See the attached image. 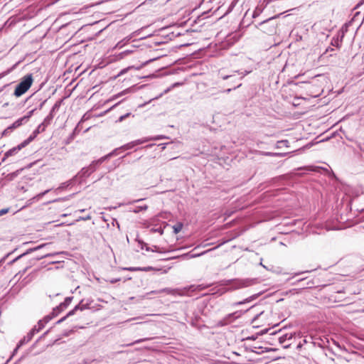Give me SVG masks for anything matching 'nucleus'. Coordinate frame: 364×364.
<instances>
[{
  "mask_svg": "<svg viewBox=\"0 0 364 364\" xmlns=\"http://www.w3.org/2000/svg\"><path fill=\"white\" fill-rule=\"evenodd\" d=\"M33 75L32 74H27L21 78V82L16 85L13 95L19 97L25 94L33 84Z\"/></svg>",
  "mask_w": 364,
  "mask_h": 364,
  "instance_id": "f257e3e1",
  "label": "nucleus"
},
{
  "mask_svg": "<svg viewBox=\"0 0 364 364\" xmlns=\"http://www.w3.org/2000/svg\"><path fill=\"white\" fill-rule=\"evenodd\" d=\"M11 83H7L0 87V98L1 99V102H4L2 105V107L6 108L10 105V99L14 96L11 91L10 86Z\"/></svg>",
  "mask_w": 364,
  "mask_h": 364,
  "instance_id": "f03ea898",
  "label": "nucleus"
},
{
  "mask_svg": "<svg viewBox=\"0 0 364 364\" xmlns=\"http://www.w3.org/2000/svg\"><path fill=\"white\" fill-rule=\"evenodd\" d=\"M274 18H268L260 22L257 27L264 33L272 34L275 33L276 28L274 23L272 22Z\"/></svg>",
  "mask_w": 364,
  "mask_h": 364,
  "instance_id": "7ed1b4c3",
  "label": "nucleus"
},
{
  "mask_svg": "<svg viewBox=\"0 0 364 364\" xmlns=\"http://www.w3.org/2000/svg\"><path fill=\"white\" fill-rule=\"evenodd\" d=\"M241 315H242L241 311H235L234 313L229 314L228 315L225 316L222 320H220L218 322V325L220 326H224L228 325L231 322H232L235 319L240 317Z\"/></svg>",
  "mask_w": 364,
  "mask_h": 364,
  "instance_id": "20e7f679",
  "label": "nucleus"
},
{
  "mask_svg": "<svg viewBox=\"0 0 364 364\" xmlns=\"http://www.w3.org/2000/svg\"><path fill=\"white\" fill-rule=\"evenodd\" d=\"M89 309V304H83V300H82L79 304H77V306H75V308L70 311L67 314L66 316H65L64 317L61 318L60 320H58L56 323H62L63 321H64L68 317L70 316H73L75 312L77 311V310H80V311H83L85 309Z\"/></svg>",
  "mask_w": 364,
  "mask_h": 364,
  "instance_id": "39448f33",
  "label": "nucleus"
},
{
  "mask_svg": "<svg viewBox=\"0 0 364 364\" xmlns=\"http://www.w3.org/2000/svg\"><path fill=\"white\" fill-rule=\"evenodd\" d=\"M26 118H19L17 120H16L11 125L8 127L6 129L4 130L2 135L3 136H7L9 134H11L14 129L18 128L19 127L22 126L23 124H26L25 122Z\"/></svg>",
  "mask_w": 364,
  "mask_h": 364,
  "instance_id": "423d86ee",
  "label": "nucleus"
},
{
  "mask_svg": "<svg viewBox=\"0 0 364 364\" xmlns=\"http://www.w3.org/2000/svg\"><path fill=\"white\" fill-rule=\"evenodd\" d=\"M97 166L95 161H92L89 166L84 167L78 173V176L80 178H86L91 175L94 171H96Z\"/></svg>",
  "mask_w": 364,
  "mask_h": 364,
  "instance_id": "0eeeda50",
  "label": "nucleus"
},
{
  "mask_svg": "<svg viewBox=\"0 0 364 364\" xmlns=\"http://www.w3.org/2000/svg\"><path fill=\"white\" fill-rule=\"evenodd\" d=\"M166 139V136H165L164 135H158L156 136L144 137V138L134 140L132 141H133L134 146H135L136 145H140V144H142L144 143H146V142H148L150 141H156V140H159V139Z\"/></svg>",
  "mask_w": 364,
  "mask_h": 364,
  "instance_id": "6e6552de",
  "label": "nucleus"
},
{
  "mask_svg": "<svg viewBox=\"0 0 364 364\" xmlns=\"http://www.w3.org/2000/svg\"><path fill=\"white\" fill-rule=\"evenodd\" d=\"M156 293H166L167 294H171V295H176V294H178L181 296L183 295V294L179 292L178 289H171V288H164V289H160L159 291H151V292L149 293V294H156Z\"/></svg>",
  "mask_w": 364,
  "mask_h": 364,
  "instance_id": "1a4fd4ad",
  "label": "nucleus"
},
{
  "mask_svg": "<svg viewBox=\"0 0 364 364\" xmlns=\"http://www.w3.org/2000/svg\"><path fill=\"white\" fill-rule=\"evenodd\" d=\"M34 335V331H31L26 336H24L17 345L14 352H16L20 346L30 341Z\"/></svg>",
  "mask_w": 364,
  "mask_h": 364,
  "instance_id": "9d476101",
  "label": "nucleus"
},
{
  "mask_svg": "<svg viewBox=\"0 0 364 364\" xmlns=\"http://www.w3.org/2000/svg\"><path fill=\"white\" fill-rule=\"evenodd\" d=\"M24 148V146H21V143L18 146L9 149L4 154V156L3 158V161L11 156L15 155L18 151H19L21 149Z\"/></svg>",
  "mask_w": 364,
  "mask_h": 364,
  "instance_id": "9b49d317",
  "label": "nucleus"
},
{
  "mask_svg": "<svg viewBox=\"0 0 364 364\" xmlns=\"http://www.w3.org/2000/svg\"><path fill=\"white\" fill-rule=\"evenodd\" d=\"M343 39V38H341V35L338 31L336 36L333 37L331 41V45L339 48L341 46Z\"/></svg>",
  "mask_w": 364,
  "mask_h": 364,
  "instance_id": "f8f14e48",
  "label": "nucleus"
},
{
  "mask_svg": "<svg viewBox=\"0 0 364 364\" xmlns=\"http://www.w3.org/2000/svg\"><path fill=\"white\" fill-rule=\"evenodd\" d=\"M50 191H51V189H48L43 192H41V193L37 194L36 196H34L33 198H31L30 200H28L27 201V205H28L31 204L34 200H39L43 196H45L48 193H49Z\"/></svg>",
  "mask_w": 364,
  "mask_h": 364,
  "instance_id": "ddd939ff",
  "label": "nucleus"
},
{
  "mask_svg": "<svg viewBox=\"0 0 364 364\" xmlns=\"http://www.w3.org/2000/svg\"><path fill=\"white\" fill-rule=\"evenodd\" d=\"M46 245V244H43V245H38L34 248H31V249H29L26 252H24L23 254H21V255H19L18 257H17L16 258H15L12 262H14L15 261L18 260V259H20L21 257H22L23 256L26 255H28L29 253H31V252L33 251H35V250H39V249H41L42 247H45Z\"/></svg>",
  "mask_w": 364,
  "mask_h": 364,
  "instance_id": "4468645a",
  "label": "nucleus"
},
{
  "mask_svg": "<svg viewBox=\"0 0 364 364\" xmlns=\"http://www.w3.org/2000/svg\"><path fill=\"white\" fill-rule=\"evenodd\" d=\"M183 85V82H175L173 84H172L170 87H168V88H166L161 94H160V95L159 97H155V99H158L159 97H161V96H163L164 94H166L168 93V92H170L172 89L176 87H179V86H181Z\"/></svg>",
  "mask_w": 364,
  "mask_h": 364,
  "instance_id": "2eb2a0df",
  "label": "nucleus"
},
{
  "mask_svg": "<svg viewBox=\"0 0 364 364\" xmlns=\"http://www.w3.org/2000/svg\"><path fill=\"white\" fill-rule=\"evenodd\" d=\"M251 281L250 280H248V279H245V280H237L236 281L235 284H236V287L237 288H242V287H248L250 285H251Z\"/></svg>",
  "mask_w": 364,
  "mask_h": 364,
  "instance_id": "dca6fc26",
  "label": "nucleus"
},
{
  "mask_svg": "<svg viewBox=\"0 0 364 364\" xmlns=\"http://www.w3.org/2000/svg\"><path fill=\"white\" fill-rule=\"evenodd\" d=\"M291 338H292V335L291 334L286 333V334H284V335L281 336L279 338V342L281 344H285V343L287 341L291 340Z\"/></svg>",
  "mask_w": 364,
  "mask_h": 364,
  "instance_id": "f3484780",
  "label": "nucleus"
},
{
  "mask_svg": "<svg viewBox=\"0 0 364 364\" xmlns=\"http://www.w3.org/2000/svg\"><path fill=\"white\" fill-rule=\"evenodd\" d=\"M23 170V168L21 169H18L16 171H14L12 173H10L9 174H7V176L5 177L6 180L8 181H13L19 173L20 172Z\"/></svg>",
  "mask_w": 364,
  "mask_h": 364,
  "instance_id": "a211bd4d",
  "label": "nucleus"
},
{
  "mask_svg": "<svg viewBox=\"0 0 364 364\" xmlns=\"http://www.w3.org/2000/svg\"><path fill=\"white\" fill-rule=\"evenodd\" d=\"M65 309V307L62 306V304H60L59 306L53 309V316H57L61 311H64Z\"/></svg>",
  "mask_w": 364,
  "mask_h": 364,
  "instance_id": "6ab92c4d",
  "label": "nucleus"
},
{
  "mask_svg": "<svg viewBox=\"0 0 364 364\" xmlns=\"http://www.w3.org/2000/svg\"><path fill=\"white\" fill-rule=\"evenodd\" d=\"M37 136V134H34V132L32 133V134L26 140H24L23 142H21V146H26L28 144H29Z\"/></svg>",
  "mask_w": 364,
  "mask_h": 364,
  "instance_id": "aec40b11",
  "label": "nucleus"
},
{
  "mask_svg": "<svg viewBox=\"0 0 364 364\" xmlns=\"http://www.w3.org/2000/svg\"><path fill=\"white\" fill-rule=\"evenodd\" d=\"M129 270H139V271H144V272H149L151 270H157L159 271V269H155L152 267H138V268H129Z\"/></svg>",
  "mask_w": 364,
  "mask_h": 364,
  "instance_id": "412c9836",
  "label": "nucleus"
},
{
  "mask_svg": "<svg viewBox=\"0 0 364 364\" xmlns=\"http://www.w3.org/2000/svg\"><path fill=\"white\" fill-rule=\"evenodd\" d=\"M45 326L44 323H43V321H39L38 322V324L35 326L31 331H34V334L37 332H38L40 330H41Z\"/></svg>",
  "mask_w": 364,
  "mask_h": 364,
  "instance_id": "4be33fe9",
  "label": "nucleus"
},
{
  "mask_svg": "<svg viewBox=\"0 0 364 364\" xmlns=\"http://www.w3.org/2000/svg\"><path fill=\"white\" fill-rule=\"evenodd\" d=\"M261 154L264 156H284L287 155L286 153L261 152Z\"/></svg>",
  "mask_w": 364,
  "mask_h": 364,
  "instance_id": "5701e85b",
  "label": "nucleus"
},
{
  "mask_svg": "<svg viewBox=\"0 0 364 364\" xmlns=\"http://www.w3.org/2000/svg\"><path fill=\"white\" fill-rule=\"evenodd\" d=\"M54 117V114H52V113H49V114L44 119L43 122H42L43 124H44L46 127H47L48 124H50V122Z\"/></svg>",
  "mask_w": 364,
  "mask_h": 364,
  "instance_id": "b1692460",
  "label": "nucleus"
},
{
  "mask_svg": "<svg viewBox=\"0 0 364 364\" xmlns=\"http://www.w3.org/2000/svg\"><path fill=\"white\" fill-rule=\"evenodd\" d=\"M183 228V223H177L176 225L173 226V232L175 234H178L179 232L181 231Z\"/></svg>",
  "mask_w": 364,
  "mask_h": 364,
  "instance_id": "393cba45",
  "label": "nucleus"
},
{
  "mask_svg": "<svg viewBox=\"0 0 364 364\" xmlns=\"http://www.w3.org/2000/svg\"><path fill=\"white\" fill-rule=\"evenodd\" d=\"M256 298H257V295H253L252 296H250L249 298H247L244 301H238V302L235 303V306H239V305L243 304L245 303L250 302V301H252L253 299H255Z\"/></svg>",
  "mask_w": 364,
  "mask_h": 364,
  "instance_id": "a878e982",
  "label": "nucleus"
},
{
  "mask_svg": "<svg viewBox=\"0 0 364 364\" xmlns=\"http://www.w3.org/2000/svg\"><path fill=\"white\" fill-rule=\"evenodd\" d=\"M16 66V64L13 65L11 68L7 69L5 71H3L0 73V80L3 77H4L5 76L8 75Z\"/></svg>",
  "mask_w": 364,
  "mask_h": 364,
  "instance_id": "bb28decb",
  "label": "nucleus"
},
{
  "mask_svg": "<svg viewBox=\"0 0 364 364\" xmlns=\"http://www.w3.org/2000/svg\"><path fill=\"white\" fill-rule=\"evenodd\" d=\"M348 24L345 23L341 28L338 31L339 33L341 35V38H344L346 33L348 31Z\"/></svg>",
  "mask_w": 364,
  "mask_h": 364,
  "instance_id": "cd10ccee",
  "label": "nucleus"
},
{
  "mask_svg": "<svg viewBox=\"0 0 364 364\" xmlns=\"http://www.w3.org/2000/svg\"><path fill=\"white\" fill-rule=\"evenodd\" d=\"M46 126L44 124H43L42 123L40 124L38 127L36 128V129H35L33 132H34V134H40L41 132H43L45 131L46 129Z\"/></svg>",
  "mask_w": 364,
  "mask_h": 364,
  "instance_id": "c85d7f7f",
  "label": "nucleus"
},
{
  "mask_svg": "<svg viewBox=\"0 0 364 364\" xmlns=\"http://www.w3.org/2000/svg\"><path fill=\"white\" fill-rule=\"evenodd\" d=\"M111 158L110 156L108 154L101 157L100 159H99L97 161H94L96 164V165L98 166L99 165H100L102 163H103L105 160Z\"/></svg>",
  "mask_w": 364,
  "mask_h": 364,
  "instance_id": "c756f323",
  "label": "nucleus"
},
{
  "mask_svg": "<svg viewBox=\"0 0 364 364\" xmlns=\"http://www.w3.org/2000/svg\"><path fill=\"white\" fill-rule=\"evenodd\" d=\"M73 299V296L66 297L64 301L61 303L62 306H63L66 309L70 305V304L71 303Z\"/></svg>",
  "mask_w": 364,
  "mask_h": 364,
  "instance_id": "7c9ffc66",
  "label": "nucleus"
},
{
  "mask_svg": "<svg viewBox=\"0 0 364 364\" xmlns=\"http://www.w3.org/2000/svg\"><path fill=\"white\" fill-rule=\"evenodd\" d=\"M133 147H134V144H133V141H131L129 143H127L122 146H120V149L122 150V151H124V150H128V149H132Z\"/></svg>",
  "mask_w": 364,
  "mask_h": 364,
  "instance_id": "2f4dec72",
  "label": "nucleus"
},
{
  "mask_svg": "<svg viewBox=\"0 0 364 364\" xmlns=\"http://www.w3.org/2000/svg\"><path fill=\"white\" fill-rule=\"evenodd\" d=\"M36 109H33L32 110L29 111L26 115H24L23 117H21V118H26L25 119L26 123H27L28 122V120L30 119L31 116L33 114Z\"/></svg>",
  "mask_w": 364,
  "mask_h": 364,
  "instance_id": "473e14b6",
  "label": "nucleus"
},
{
  "mask_svg": "<svg viewBox=\"0 0 364 364\" xmlns=\"http://www.w3.org/2000/svg\"><path fill=\"white\" fill-rule=\"evenodd\" d=\"M149 251L159 252V253L165 252V250L163 248H161L156 245L153 246L152 247H150Z\"/></svg>",
  "mask_w": 364,
  "mask_h": 364,
  "instance_id": "72a5a7b5",
  "label": "nucleus"
},
{
  "mask_svg": "<svg viewBox=\"0 0 364 364\" xmlns=\"http://www.w3.org/2000/svg\"><path fill=\"white\" fill-rule=\"evenodd\" d=\"M70 185V183L68 182H65V183H62L58 188H57L56 189H55V193H58L59 191H60L61 190L65 188L66 187H68V186Z\"/></svg>",
  "mask_w": 364,
  "mask_h": 364,
  "instance_id": "f704fd0d",
  "label": "nucleus"
},
{
  "mask_svg": "<svg viewBox=\"0 0 364 364\" xmlns=\"http://www.w3.org/2000/svg\"><path fill=\"white\" fill-rule=\"evenodd\" d=\"M132 90V87H129V88H127L124 90H123L122 92L118 93L117 95H116L114 98V99H117V97H120V96H122L124 94H127V93H129Z\"/></svg>",
  "mask_w": 364,
  "mask_h": 364,
  "instance_id": "c9c22d12",
  "label": "nucleus"
},
{
  "mask_svg": "<svg viewBox=\"0 0 364 364\" xmlns=\"http://www.w3.org/2000/svg\"><path fill=\"white\" fill-rule=\"evenodd\" d=\"M55 316H53V312H52L50 314L47 315L46 316H45L43 318V319L42 320L43 323H44V325H46L47 323H48Z\"/></svg>",
  "mask_w": 364,
  "mask_h": 364,
  "instance_id": "e433bc0d",
  "label": "nucleus"
},
{
  "mask_svg": "<svg viewBox=\"0 0 364 364\" xmlns=\"http://www.w3.org/2000/svg\"><path fill=\"white\" fill-rule=\"evenodd\" d=\"M120 150H122V149H120V147H119V148H116V149H114L112 151H111L110 153H109V155L110 156V157H112V156H117V155H118V154H119V151H120Z\"/></svg>",
  "mask_w": 364,
  "mask_h": 364,
  "instance_id": "4c0bfd02",
  "label": "nucleus"
},
{
  "mask_svg": "<svg viewBox=\"0 0 364 364\" xmlns=\"http://www.w3.org/2000/svg\"><path fill=\"white\" fill-rule=\"evenodd\" d=\"M60 102H57L53 105V107H52V109H51V110H50V113H52V114H54V112H55V110L58 109H59V107H60Z\"/></svg>",
  "mask_w": 364,
  "mask_h": 364,
  "instance_id": "58836bf2",
  "label": "nucleus"
},
{
  "mask_svg": "<svg viewBox=\"0 0 364 364\" xmlns=\"http://www.w3.org/2000/svg\"><path fill=\"white\" fill-rule=\"evenodd\" d=\"M147 208H148V206L146 205H143V206H137V207H136V209L134 210V212L139 213L141 210H145Z\"/></svg>",
  "mask_w": 364,
  "mask_h": 364,
  "instance_id": "ea45409f",
  "label": "nucleus"
},
{
  "mask_svg": "<svg viewBox=\"0 0 364 364\" xmlns=\"http://www.w3.org/2000/svg\"><path fill=\"white\" fill-rule=\"evenodd\" d=\"M90 117V114H89L88 113H85L82 117L81 118V120L80 121V122L78 123V125L81 123V122H85L87 120H88Z\"/></svg>",
  "mask_w": 364,
  "mask_h": 364,
  "instance_id": "a19ab883",
  "label": "nucleus"
},
{
  "mask_svg": "<svg viewBox=\"0 0 364 364\" xmlns=\"http://www.w3.org/2000/svg\"><path fill=\"white\" fill-rule=\"evenodd\" d=\"M10 210L9 208H6L0 210V217L8 213Z\"/></svg>",
  "mask_w": 364,
  "mask_h": 364,
  "instance_id": "79ce46f5",
  "label": "nucleus"
},
{
  "mask_svg": "<svg viewBox=\"0 0 364 364\" xmlns=\"http://www.w3.org/2000/svg\"><path fill=\"white\" fill-rule=\"evenodd\" d=\"M333 50H334V49H333V48H331V47L327 48L326 49L325 52L321 55L320 58H323L324 57V55H325V54H326V53H328V52H332V51H333Z\"/></svg>",
  "mask_w": 364,
  "mask_h": 364,
  "instance_id": "37998d69",
  "label": "nucleus"
},
{
  "mask_svg": "<svg viewBox=\"0 0 364 364\" xmlns=\"http://www.w3.org/2000/svg\"><path fill=\"white\" fill-rule=\"evenodd\" d=\"M139 243H141V249H146V251H149L150 250V247L148 246V245L146 243H144L143 242H139Z\"/></svg>",
  "mask_w": 364,
  "mask_h": 364,
  "instance_id": "c03bdc74",
  "label": "nucleus"
},
{
  "mask_svg": "<svg viewBox=\"0 0 364 364\" xmlns=\"http://www.w3.org/2000/svg\"><path fill=\"white\" fill-rule=\"evenodd\" d=\"M277 144H283V145H285L286 146H288L289 141L287 140H281L277 141Z\"/></svg>",
  "mask_w": 364,
  "mask_h": 364,
  "instance_id": "a18cd8bd",
  "label": "nucleus"
},
{
  "mask_svg": "<svg viewBox=\"0 0 364 364\" xmlns=\"http://www.w3.org/2000/svg\"><path fill=\"white\" fill-rule=\"evenodd\" d=\"M205 252H202V253H200V254L191 255L190 256V258H194V257H199V256H200V255H204Z\"/></svg>",
  "mask_w": 364,
  "mask_h": 364,
  "instance_id": "49530a36",
  "label": "nucleus"
},
{
  "mask_svg": "<svg viewBox=\"0 0 364 364\" xmlns=\"http://www.w3.org/2000/svg\"><path fill=\"white\" fill-rule=\"evenodd\" d=\"M234 76H235L234 75H224V76H223V77H222V78H223V80H228V79H229V78H232V77H233Z\"/></svg>",
  "mask_w": 364,
  "mask_h": 364,
  "instance_id": "de8ad7c7",
  "label": "nucleus"
},
{
  "mask_svg": "<svg viewBox=\"0 0 364 364\" xmlns=\"http://www.w3.org/2000/svg\"><path fill=\"white\" fill-rule=\"evenodd\" d=\"M90 218H91V217L90 215H87L85 217H80L79 220H90Z\"/></svg>",
  "mask_w": 364,
  "mask_h": 364,
  "instance_id": "09e8293b",
  "label": "nucleus"
},
{
  "mask_svg": "<svg viewBox=\"0 0 364 364\" xmlns=\"http://www.w3.org/2000/svg\"><path fill=\"white\" fill-rule=\"evenodd\" d=\"M63 200H64L63 198H57V199L53 200L51 201H49L48 203H55V202H58V201H63Z\"/></svg>",
  "mask_w": 364,
  "mask_h": 364,
  "instance_id": "8fccbe9b",
  "label": "nucleus"
},
{
  "mask_svg": "<svg viewBox=\"0 0 364 364\" xmlns=\"http://www.w3.org/2000/svg\"><path fill=\"white\" fill-rule=\"evenodd\" d=\"M147 340H149V339L148 338L139 339V340H137L135 342H134V343H141V342H143L144 341H147Z\"/></svg>",
  "mask_w": 364,
  "mask_h": 364,
  "instance_id": "3c124183",
  "label": "nucleus"
},
{
  "mask_svg": "<svg viewBox=\"0 0 364 364\" xmlns=\"http://www.w3.org/2000/svg\"><path fill=\"white\" fill-rule=\"evenodd\" d=\"M124 119H125V117H124V115H122L121 117H119L117 122H122Z\"/></svg>",
  "mask_w": 364,
  "mask_h": 364,
  "instance_id": "603ef678",
  "label": "nucleus"
},
{
  "mask_svg": "<svg viewBox=\"0 0 364 364\" xmlns=\"http://www.w3.org/2000/svg\"><path fill=\"white\" fill-rule=\"evenodd\" d=\"M50 256H51V255H50V254H46V255H43L41 256V257H40V258L48 257H50Z\"/></svg>",
  "mask_w": 364,
  "mask_h": 364,
  "instance_id": "864d4df0",
  "label": "nucleus"
},
{
  "mask_svg": "<svg viewBox=\"0 0 364 364\" xmlns=\"http://www.w3.org/2000/svg\"><path fill=\"white\" fill-rule=\"evenodd\" d=\"M262 314V312H261V313H260V314H257V315L255 316V318H253V321H255L256 319H257V318H258V317L259 316V315H260V314Z\"/></svg>",
  "mask_w": 364,
  "mask_h": 364,
  "instance_id": "5fc2aeb1",
  "label": "nucleus"
},
{
  "mask_svg": "<svg viewBox=\"0 0 364 364\" xmlns=\"http://www.w3.org/2000/svg\"><path fill=\"white\" fill-rule=\"evenodd\" d=\"M232 90V89L229 88V89L225 90L224 92H227V93H229L230 92H231V90Z\"/></svg>",
  "mask_w": 364,
  "mask_h": 364,
  "instance_id": "6e6d98bb",
  "label": "nucleus"
},
{
  "mask_svg": "<svg viewBox=\"0 0 364 364\" xmlns=\"http://www.w3.org/2000/svg\"><path fill=\"white\" fill-rule=\"evenodd\" d=\"M248 73H249V72H245V73L242 75V76H241V77H240V79L243 78V77H244L245 75H246L247 74H248Z\"/></svg>",
  "mask_w": 364,
  "mask_h": 364,
  "instance_id": "4d7b16f0",
  "label": "nucleus"
},
{
  "mask_svg": "<svg viewBox=\"0 0 364 364\" xmlns=\"http://www.w3.org/2000/svg\"><path fill=\"white\" fill-rule=\"evenodd\" d=\"M130 114H131V113H129H129H127V114H124V117H125V119H126L127 117H128Z\"/></svg>",
  "mask_w": 364,
  "mask_h": 364,
  "instance_id": "13d9d810",
  "label": "nucleus"
},
{
  "mask_svg": "<svg viewBox=\"0 0 364 364\" xmlns=\"http://www.w3.org/2000/svg\"><path fill=\"white\" fill-rule=\"evenodd\" d=\"M241 85H242V84H241V83H240V84H239V85H237L236 87H235L233 88V90H235L236 88L240 87Z\"/></svg>",
  "mask_w": 364,
  "mask_h": 364,
  "instance_id": "bf43d9fd",
  "label": "nucleus"
},
{
  "mask_svg": "<svg viewBox=\"0 0 364 364\" xmlns=\"http://www.w3.org/2000/svg\"><path fill=\"white\" fill-rule=\"evenodd\" d=\"M44 103H45V101H44V102H43L42 103H41L40 107H39V109H41V108H42V107L43 106Z\"/></svg>",
  "mask_w": 364,
  "mask_h": 364,
  "instance_id": "052dcab7",
  "label": "nucleus"
},
{
  "mask_svg": "<svg viewBox=\"0 0 364 364\" xmlns=\"http://www.w3.org/2000/svg\"><path fill=\"white\" fill-rule=\"evenodd\" d=\"M301 346H302V343H300L298 344L297 348H301Z\"/></svg>",
  "mask_w": 364,
  "mask_h": 364,
  "instance_id": "680f3d73",
  "label": "nucleus"
},
{
  "mask_svg": "<svg viewBox=\"0 0 364 364\" xmlns=\"http://www.w3.org/2000/svg\"><path fill=\"white\" fill-rule=\"evenodd\" d=\"M161 145H162V149H165V147H166V144H161Z\"/></svg>",
  "mask_w": 364,
  "mask_h": 364,
  "instance_id": "e2e57ef3",
  "label": "nucleus"
},
{
  "mask_svg": "<svg viewBox=\"0 0 364 364\" xmlns=\"http://www.w3.org/2000/svg\"><path fill=\"white\" fill-rule=\"evenodd\" d=\"M118 280H119V279H116V280L112 279V280L111 281V283H114V282H115L116 281H118Z\"/></svg>",
  "mask_w": 364,
  "mask_h": 364,
  "instance_id": "0e129e2a",
  "label": "nucleus"
},
{
  "mask_svg": "<svg viewBox=\"0 0 364 364\" xmlns=\"http://www.w3.org/2000/svg\"><path fill=\"white\" fill-rule=\"evenodd\" d=\"M159 232H160L161 235L163 234V230H159Z\"/></svg>",
  "mask_w": 364,
  "mask_h": 364,
  "instance_id": "69168bd1",
  "label": "nucleus"
},
{
  "mask_svg": "<svg viewBox=\"0 0 364 364\" xmlns=\"http://www.w3.org/2000/svg\"><path fill=\"white\" fill-rule=\"evenodd\" d=\"M289 345H290V344L284 345V348H287V347H289Z\"/></svg>",
  "mask_w": 364,
  "mask_h": 364,
  "instance_id": "338daca9",
  "label": "nucleus"
},
{
  "mask_svg": "<svg viewBox=\"0 0 364 364\" xmlns=\"http://www.w3.org/2000/svg\"><path fill=\"white\" fill-rule=\"evenodd\" d=\"M280 147V144H277V148H279Z\"/></svg>",
  "mask_w": 364,
  "mask_h": 364,
  "instance_id": "774afa93",
  "label": "nucleus"
}]
</instances>
